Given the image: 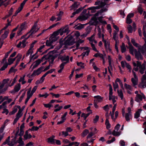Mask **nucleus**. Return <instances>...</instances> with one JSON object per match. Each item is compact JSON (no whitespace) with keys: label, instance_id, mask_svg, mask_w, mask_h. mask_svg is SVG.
I'll list each match as a JSON object with an SVG mask.
<instances>
[{"label":"nucleus","instance_id":"obj_57","mask_svg":"<svg viewBox=\"0 0 146 146\" xmlns=\"http://www.w3.org/2000/svg\"><path fill=\"white\" fill-rule=\"evenodd\" d=\"M49 94L46 92L44 94H39V97H44L45 98H47Z\"/></svg>","mask_w":146,"mask_h":146},{"label":"nucleus","instance_id":"obj_2","mask_svg":"<svg viewBox=\"0 0 146 146\" xmlns=\"http://www.w3.org/2000/svg\"><path fill=\"white\" fill-rule=\"evenodd\" d=\"M28 28L27 23L25 22L21 24L19 27L17 33V35L20 36L22 34L23 31Z\"/></svg>","mask_w":146,"mask_h":146},{"label":"nucleus","instance_id":"obj_39","mask_svg":"<svg viewBox=\"0 0 146 146\" xmlns=\"http://www.w3.org/2000/svg\"><path fill=\"white\" fill-rule=\"evenodd\" d=\"M121 51L122 53H124L126 51V49L125 47L124 43H123L122 45L120 46Z\"/></svg>","mask_w":146,"mask_h":146},{"label":"nucleus","instance_id":"obj_51","mask_svg":"<svg viewBox=\"0 0 146 146\" xmlns=\"http://www.w3.org/2000/svg\"><path fill=\"white\" fill-rule=\"evenodd\" d=\"M117 33L116 31H114L113 33V38L115 40H117L118 36H117Z\"/></svg>","mask_w":146,"mask_h":146},{"label":"nucleus","instance_id":"obj_10","mask_svg":"<svg viewBox=\"0 0 146 146\" xmlns=\"http://www.w3.org/2000/svg\"><path fill=\"white\" fill-rule=\"evenodd\" d=\"M132 72L134 77L131 78V81L132 82L133 86L135 87L138 83V78L136 74V73L133 70H132Z\"/></svg>","mask_w":146,"mask_h":146},{"label":"nucleus","instance_id":"obj_56","mask_svg":"<svg viewBox=\"0 0 146 146\" xmlns=\"http://www.w3.org/2000/svg\"><path fill=\"white\" fill-rule=\"evenodd\" d=\"M90 114V113H87L85 114V113H82L81 115V117L84 118V119H86V118Z\"/></svg>","mask_w":146,"mask_h":146},{"label":"nucleus","instance_id":"obj_44","mask_svg":"<svg viewBox=\"0 0 146 146\" xmlns=\"http://www.w3.org/2000/svg\"><path fill=\"white\" fill-rule=\"evenodd\" d=\"M108 86L109 87V96H113V89L112 86L110 84H109Z\"/></svg>","mask_w":146,"mask_h":146},{"label":"nucleus","instance_id":"obj_16","mask_svg":"<svg viewBox=\"0 0 146 146\" xmlns=\"http://www.w3.org/2000/svg\"><path fill=\"white\" fill-rule=\"evenodd\" d=\"M82 49H83L84 50H86V51L84 52H83L81 54L82 56V58H83L85 56H87L90 52V49L88 47H84L82 48Z\"/></svg>","mask_w":146,"mask_h":146},{"label":"nucleus","instance_id":"obj_60","mask_svg":"<svg viewBox=\"0 0 146 146\" xmlns=\"http://www.w3.org/2000/svg\"><path fill=\"white\" fill-rule=\"evenodd\" d=\"M8 66V64H4L0 69V70L3 71L6 68H7Z\"/></svg>","mask_w":146,"mask_h":146},{"label":"nucleus","instance_id":"obj_62","mask_svg":"<svg viewBox=\"0 0 146 146\" xmlns=\"http://www.w3.org/2000/svg\"><path fill=\"white\" fill-rule=\"evenodd\" d=\"M37 53H36L35 54L33 55L32 56H30V59L31 60H32V59L33 60L35 59L36 58H37L38 57L37 56H35V55Z\"/></svg>","mask_w":146,"mask_h":146},{"label":"nucleus","instance_id":"obj_20","mask_svg":"<svg viewBox=\"0 0 146 146\" xmlns=\"http://www.w3.org/2000/svg\"><path fill=\"white\" fill-rule=\"evenodd\" d=\"M21 88V85L19 84L16 85L15 87L13 90L10 92V93L14 94L16 92H17L19 91Z\"/></svg>","mask_w":146,"mask_h":146},{"label":"nucleus","instance_id":"obj_25","mask_svg":"<svg viewBox=\"0 0 146 146\" xmlns=\"http://www.w3.org/2000/svg\"><path fill=\"white\" fill-rule=\"evenodd\" d=\"M129 45H130L129 47V52L133 56L134 55V54L135 53V50H137L135 49H134L130 43H129Z\"/></svg>","mask_w":146,"mask_h":146},{"label":"nucleus","instance_id":"obj_18","mask_svg":"<svg viewBox=\"0 0 146 146\" xmlns=\"http://www.w3.org/2000/svg\"><path fill=\"white\" fill-rule=\"evenodd\" d=\"M37 24L35 23L32 27L30 31L29 32L31 35L34 34L38 31L39 28H36Z\"/></svg>","mask_w":146,"mask_h":146},{"label":"nucleus","instance_id":"obj_9","mask_svg":"<svg viewBox=\"0 0 146 146\" xmlns=\"http://www.w3.org/2000/svg\"><path fill=\"white\" fill-rule=\"evenodd\" d=\"M104 35L102 34V38L103 42L104 43V46L106 50L109 51H111V49L110 47V43L109 41H107L104 39Z\"/></svg>","mask_w":146,"mask_h":146},{"label":"nucleus","instance_id":"obj_63","mask_svg":"<svg viewBox=\"0 0 146 146\" xmlns=\"http://www.w3.org/2000/svg\"><path fill=\"white\" fill-rule=\"evenodd\" d=\"M9 113V111L7 109L5 108L3 109V111L2 112L3 113H5L7 115Z\"/></svg>","mask_w":146,"mask_h":146},{"label":"nucleus","instance_id":"obj_23","mask_svg":"<svg viewBox=\"0 0 146 146\" xmlns=\"http://www.w3.org/2000/svg\"><path fill=\"white\" fill-rule=\"evenodd\" d=\"M120 127V125L119 124H118L115 127V129L112 132V134L114 136H118L119 135V133H118L117 134H115V132L116 131H118Z\"/></svg>","mask_w":146,"mask_h":146},{"label":"nucleus","instance_id":"obj_47","mask_svg":"<svg viewBox=\"0 0 146 146\" xmlns=\"http://www.w3.org/2000/svg\"><path fill=\"white\" fill-rule=\"evenodd\" d=\"M115 98L116 97L114 96H109V100H112L113 104H114L116 102V100H115Z\"/></svg>","mask_w":146,"mask_h":146},{"label":"nucleus","instance_id":"obj_36","mask_svg":"<svg viewBox=\"0 0 146 146\" xmlns=\"http://www.w3.org/2000/svg\"><path fill=\"white\" fill-rule=\"evenodd\" d=\"M16 59V58H12L10 57L9 58H8V64H7L8 65H10L13 63L15 61Z\"/></svg>","mask_w":146,"mask_h":146},{"label":"nucleus","instance_id":"obj_34","mask_svg":"<svg viewBox=\"0 0 146 146\" xmlns=\"http://www.w3.org/2000/svg\"><path fill=\"white\" fill-rule=\"evenodd\" d=\"M55 136L52 135V136L50 137L48 139L47 142L49 143H54V139Z\"/></svg>","mask_w":146,"mask_h":146},{"label":"nucleus","instance_id":"obj_7","mask_svg":"<svg viewBox=\"0 0 146 146\" xmlns=\"http://www.w3.org/2000/svg\"><path fill=\"white\" fill-rule=\"evenodd\" d=\"M145 73L141 78V82L139 85V87L141 88L146 87V71H145Z\"/></svg>","mask_w":146,"mask_h":146},{"label":"nucleus","instance_id":"obj_30","mask_svg":"<svg viewBox=\"0 0 146 146\" xmlns=\"http://www.w3.org/2000/svg\"><path fill=\"white\" fill-rule=\"evenodd\" d=\"M25 75H24L22 76H21L20 79L19 80V82H21L22 84H24L26 82V81L25 80Z\"/></svg>","mask_w":146,"mask_h":146},{"label":"nucleus","instance_id":"obj_58","mask_svg":"<svg viewBox=\"0 0 146 146\" xmlns=\"http://www.w3.org/2000/svg\"><path fill=\"white\" fill-rule=\"evenodd\" d=\"M18 143H20L21 145H24V142L23 141L22 138L21 137H20L19 138V140H18Z\"/></svg>","mask_w":146,"mask_h":146},{"label":"nucleus","instance_id":"obj_42","mask_svg":"<svg viewBox=\"0 0 146 146\" xmlns=\"http://www.w3.org/2000/svg\"><path fill=\"white\" fill-rule=\"evenodd\" d=\"M142 111L141 109H139L138 111H137L135 113V117L136 118H137L139 116L140 113Z\"/></svg>","mask_w":146,"mask_h":146},{"label":"nucleus","instance_id":"obj_33","mask_svg":"<svg viewBox=\"0 0 146 146\" xmlns=\"http://www.w3.org/2000/svg\"><path fill=\"white\" fill-rule=\"evenodd\" d=\"M117 92L118 96L120 97L121 99L123 100V93L121 90H119L118 89L117 90Z\"/></svg>","mask_w":146,"mask_h":146},{"label":"nucleus","instance_id":"obj_37","mask_svg":"<svg viewBox=\"0 0 146 146\" xmlns=\"http://www.w3.org/2000/svg\"><path fill=\"white\" fill-rule=\"evenodd\" d=\"M9 33V31L7 30L5 31L4 33L1 36V38L3 39L6 38L8 36V34Z\"/></svg>","mask_w":146,"mask_h":146},{"label":"nucleus","instance_id":"obj_5","mask_svg":"<svg viewBox=\"0 0 146 146\" xmlns=\"http://www.w3.org/2000/svg\"><path fill=\"white\" fill-rule=\"evenodd\" d=\"M136 53H135V58L137 60H142L143 59V57L140 53V52L142 54H143L145 52V48H143V47H142V49L141 50L139 49L138 50V51L135 50Z\"/></svg>","mask_w":146,"mask_h":146},{"label":"nucleus","instance_id":"obj_14","mask_svg":"<svg viewBox=\"0 0 146 146\" xmlns=\"http://www.w3.org/2000/svg\"><path fill=\"white\" fill-rule=\"evenodd\" d=\"M58 58L62 62L65 61L63 63H65L66 64L68 63L69 62V57L68 56H66L65 55H60L58 57Z\"/></svg>","mask_w":146,"mask_h":146},{"label":"nucleus","instance_id":"obj_55","mask_svg":"<svg viewBox=\"0 0 146 146\" xmlns=\"http://www.w3.org/2000/svg\"><path fill=\"white\" fill-rule=\"evenodd\" d=\"M113 87L114 90L115 91H116V89L118 88L119 86L118 84L116 83H113Z\"/></svg>","mask_w":146,"mask_h":146},{"label":"nucleus","instance_id":"obj_41","mask_svg":"<svg viewBox=\"0 0 146 146\" xmlns=\"http://www.w3.org/2000/svg\"><path fill=\"white\" fill-rule=\"evenodd\" d=\"M22 110L21 109H19L18 113L16 115V117L19 118L22 115Z\"/></svg>","mask_w":146,"mask_h":146},{"label":"nucleus","instance_id":"obj_64","mask_svg":"<svg viewBox=\"0 0 146 146\" xmlns=\"http://www.w3.org/2000/svg\"><path fill=\"white\" fill-rule=\"evenodd\" d=\"M92 66L94 69L96 71H98L99 69L96 66L95 63L94 62H92Z\"/></svg>","mask_w":146,"mask_h":146},{"label":"nucleus","instance_id":"obj_52","mask_svg":"<svg viewBox=\"0 0 146 146\" xmlns=\"http://www.w3.org/2000/svg\"><path fill=\"white\" fill-rule=\"evenodd\" d=\"M84 40L81 39H79L76 43V49H78V47L79 46V43H81L83 42Z\"/></svg>","mask_w":146,"mask_h":146},{"label":"nucleus","instance_id":"obj_3","mask_svg":"<svg viewBox=\"0 0 146 146\" xmlns=\"http://www.w3.org/2000/svg\"><path fill=\"white\" fill-rule=\"evenodd\" d=\"M135 94H136L135 98V100L137 102H139L143 100V99H145V96L141 92L136 91L135 92Z\"/></svg>","mask_w":146,"mask_h":146},{"label":"nucleus","instance_id":"obj_15","mask_svg":"<svg viewBox=\"0 0 146 146\" xmlns=\"http://www.w3.org/2000/svg\"><path fill=\"white\" fill-rule=\"evenodd\" d=\"M44 58L42 57L41 59H39L33 63L34 66L32 68V70H33L34 69L36 68L40 63L43 61Z\"/></svg>","mask_w":146,"mask_h":146},{"label":"nucleus","instance_id":"obj_4","mask_svg":"<svg viewBox=\"0 0 146 146\" xmlns=\"http://www.w3.org/2000/svg\"><path fill=\"white\" fill-rule=\"evenodd\" d=\"M87 10L84 9L82 11L81 15L78 18L80 21H84L87 20L88 18L91 16L90 12L89 11L86 13Z\"/></svg>","mask_w":146,"mask_h":146},{"label":"nucleus","instance_id":"obj_21","mask_svg":"<svg viewBox=\"0 0 146 146\" xmlns=\"http://www.w3.org/2000/svg\"><path fill=\"white\" fill-rule=\"evenodd\" d=\"M18 109H19V110L21 109L20 106H15L13 108V111L9 113V115H11L17 112Z\"/></svg>","mask_w":146,"mask_h":146},{"label":"nucleus","instance_id":"obj_50","mask_svg":"<svg viewBox=\"0 0 146 146\" xmlns=\"http://www.w3.org/2000/svg\"><path fill=\"white\" fill-rule=\"evenodd\" d=\"M77 65L81 67L82 68H84L85 67L84 64L82 62H77L76 63Z\"/></svg>","mask_w":146,"mask_h":146},{"label":"nucleus","instance_id":"obj_8","mask_svg":"<svg viewBox=\"0 0 146 146\" xmlns=\"http://www.w3.org/2000/svg\"><path fill=\"white\" fill-rule=\"evenodd\" d=\"M58 37H56L54 35H51L50 37L49 40H47L46 42V44L47 46H51L52 43L57 40Z\"/></svg>","mask_w":146,"mask_h":146},{"label":"nucleus","instance_id":"obj_46","mask_svg":"<svg viewBox=\"0 0 146 146\" xmlns=\"http://www.w3.org/2000/svg\"><path fill=\"white\" fill-rule=\"evenodd\" d=\"M109 65L111 68H112V59L110 56L109 55L108 56Z\"/></svg>","mask_w":146,"mask_h":146},{"label":"nucleus","instance_id":"obj_27","mask_svg":"<svg viewBox=\"0 0 146 146\" xmlns=\"http://www.w3.org/2000/svg\"><path fill=\"white\" fill-rule=\"evenodd\" d=\"M114 105V106H113V108L112 109V112H110V114L111 116V117L112 120H115V119L113 118V115L114 111L115 110L116 108V104H115V103L114 104H113Z\"/></svg>","mask_w":146,"mask_h":146},{"label":"nucleus","instance_id":"obj_53","mask_svg":"<svg viewBox=\"0 0 146 146\" xmlns=\"http://www.w3.org/2000/svg\"><path fill=\"white\" fill-rule=\"evenodd\" d=\"M33 50L29 48L26 54V56H27L30 54L31 55L33 53Z\"/></svg>","mask_w":146,"mask_h":146},{"label":"nucleus","instance_id":"obj_59","mask_svg":"<svg viewBox=\"0 0 146 146\" xmlns=\"http://www.w3.org/2000/svg\"><path fill=\"white\" fill-rule=\"evenodd\" d=\"M127 29L128 30V33H131L133 31V29L131 25H128Z\"/></svg>","mask_w":146,"mask_h":146},{"label":"nucleus","instance_id":"obj_22","mask_svg":"<svg viewBox=\"0 0 146 146\" xmlns=\"http://www.w3.org/2000/svg\"><path fill=\"white\" fill-rule=\"evenodd\" d=\"M124 87L125 89L127 90V92L129 94H131V91H132V88L130 85L126 83L124 84Z\"/></svg>","mask_w":146,"mask_h":146},{"label":"nucleus","instance_id":"obj_12","mask_svg":"<svg viewBox=\"0 0 146 146\" xmlns=\"http://www.w3.org/2000/svg\"><path fill=\"white\" fill-rule=\"evenodd\" d=\"M121 64L122 67L123 68L126 67L127 70H129V72H131V66L125 61H122L121 62Z\"/></svg>","mask_w":146,"mask_h":146},{"label":"nucleus","instance_id":"obj_6","mask_svg":"<svg viewBox=\"0 0 146 146\" xmlns=\"http://www.w3.org/2000/svg\"><path fill=\"white\" fill-rule=\"evenodd\" d=\"M95 133L92 131H91L87 135L86 139V141L88 143H91L92 144L93 143L94 140L95 139V137H92Z\"/></svg>","mask_w":146,"mask_h":146},{"label":"nucleus","instance_id":"obj_54","mask_svg":"<svg viewBox=\"0 0 146 146\" xmlns=\"http://www.w3.org/2000/svg\"><path fill=\"white\" fill-rule=\"evenodd\" d=\"M98 35L99 37L100 38L101 37H102V34H103L102 33L101 29L99 27H98Z\"/></svg>","mask_w":146,"mask_h":146},{"label":"nucleus","instance_id":"obj_26","mask_svg":"<svg viewBox=\"0 0 146 146\" xmlns=\"http://www.w3.org/2000/svg\"><path fill=\"white\" fill-rule=\"evenodd\" d=\"M22 55L21 54L19 53L17 54V55L15 57L17 58L15 64L17 65L20 62L22 58Z\"/></svg>","mask_w":146,"mask_h":146},{"label":"nucleus","instance_id":"obj_61","mask_svg":"<svg viewBox=\"0 0 146 146\" xmlns=\"http://www.w3.org/2000/svg\"><path fill=\"white\" fill-rule=\"evenodd\" d=\"M84 25L80 24L79 25L76 27V29L77 30H80L84 27Z\"/></svg>","mask_w":146,"mask_h":146},{"label":"nucleus","instance_id":"obj_13","mask_svg":"<svg viewBox=\"0 0 146 146\" xmlns=\"http://www.w3.org/2000/svg\"><path fill=\"white\" fill-rule=\"evenodd\" d=\"M127 111L128 113L125 114V117L126 121H129L132 117L131 109L130 107L127 108Z\"/></svg>","mask_w":146,"mask_h":146},{"label":"nucleus","instance_id":"obj_17","mask_svg":"<svg viewBox=\"0 0 146 146\" xmlns=\"http://www.w3.org/2000/svg\"><path fill=\"white\" fill-rule=\"evenodd\" d=\"M98 23L97 18L96 17H93L89 22L91 25H96Z\"/></svg>","mask_w":146,"mask_h":146},{"label":"nucleus","instance_id":"obj_29","mask_svg":"<svg viewBox=\"0 0 146 146\" xmlns=\"http://www.w3.org/2000/svg\"><path fill=\"white\" fill-rule=\"evenodd\" d=\"M94 98L95 99L94 100V102H100L102 101L103 98L99 95L95 96Z\"/></svg>","mask_w":146,"mask_h":146},{"label":"nucleus","instance_id":"obj_1","mask_svg":"<svg viewBox=\"0 0 146 146\" xmlns=\"http://www.w3.org/2000/svg\"><path fill=\"white\" fill-rule=\"evenodd\" d=\"M133 64L134 67L133 70L135 71H139L141 74H143L146 69V61H144L143 63L141 64V62L139 61H137L136 63L135 62H133Z\"/></svg>","mask_w":146,"mask_h":146},{"label":"nucleus","instance_id":"obj_40","mask_svg":"<svg viewBox=\"0 0 146 146\" xmlns=\"http://www.w3.org/2000/svg\"><path fill=\"white\" fill-rule=\"evenodd\" d=\"M29 37V36L25 38V39L23 40L22 42H21L22 43V48H24L26 46V44L27 43V42L26 40Z\"/></svg>","mask_w":146,"mask_h":146},{"label":"nucleus","instance_id":"obj_38","mask_svg":"<svg viewBox=\"0 0 146 146\" xmlns=\"http://www.w3.org/2000/svg\"><path fill=\"white\" fill-rule=\"evenodd\" d=\"M17 66V65H16L15 64L12 67L9 71V73H11V72H16L17 71V70L16 69H15V68Z\"/></svg>","mask_w":146,"mask_h":146},{"label":"nucleus","instance_id":"obj_31","mask_svg":"<svg viewBox=\"0 0 146 146\" xmlns=\"http://www.w3.org/2000/svg\"><path fill=\"white\" fill-rule=\"evenodd\" d=\"M24 6L21 4L20 7L18 8V9L16 11L15 14L13 16H16L17 15V14L19 13L23 9Z\"/></svg>","mask_w":146,"mask_h":146},{"label":"nucleus","instance_id":"obj_32","mask_svg":"<svg viewBox=\"0 0 146 146\" xmlns=\"http://www.w3.org/2000/svg\"><path fill=\"white\" fill-rule=\"evenodd\" d=\"M143 34L144 37V38H143L144 40L145 43L142 47L143 48H145V52H146V33L145 31L143 32Z\"/></svg>","mask_w":146,"mask_h":146},{"label":"nucleus","instance_id":"obj_24","mask_svg":"<svg viewBox=\"0 0 146 146\" xmlns=\"http://www.w3.org/2000/svg\"><path fill=\"white\" fill-rule=\"evenodd\" d=\"M99 9L100 7L98 6L95 7L93 6L88 8L87 9V10H91V13H95L96 10Z\"/></svg>","mask_w":146,"mask_h":146},{"label":"nucleus","instance_id":"obj_28","mask_svg":"<svg viewBox=\"0 0 146 146\" xmlns=\"http://www.w3.org/2000/svg\"><path fill=\"white\" fill-rule=\"evenodd\" d=\"M80 3L79 2H76L74 3L70 7V10L78 8L80 5Z\"/></svg>","mask_w":146,"mask_h":146},{"label":"nucleus","instance_id":"obj_49","mask_svg":"<svg viewBox=\"0 0 146 146\" xmlns=\"http://www.w3.org/2000/svg\"><path fill=\"white\" fill-rule=\"evenodd\" d=\"M105 125H106V127L107 129H108L110 128L111 125L110 123L109 120L108 119H106L105 122Z\"/></svg>","mask_w":146,"mask_h":146},{"label":"nucleus","instance_id":"obj_43","mask_svg":"<svg viewBox=\"0 0 146 146\" xmlns=\"http://www.w3.org/2000/svg\"><path fill=\"white\" fill-rule=\"evenodd\" d=\"M117 82H119V85L121 86V88L122 89H123V86L121 80L118 78H117L115 81V83H117Z\"/></svg>","mask_w":146,"mask_h":146},{"label":"nucleus","instance_id":"obj_48","mask_svg":"<svg viewBox=\"0 0 146 146\" xmlns=\"http://www.w3.org/2000/svg\"><path fill=\"white\" fill-rule=\"evenodd\" d=\"M8 88L7 86H5L4 88L1 89L0 90V94H3L7 90Z\"/></svg>","mask_w":146,"mask_h":146},{"label":"nucleus","instance_id":"obj_19","mask_svg":"<svg viewBox=\"0 0 146 146\" xmlns=\"http://www.w3.org/2000/svg\"><path fill=\"white\" fill-rule=\"evenodd\" d=\"M43 68V67L41 66L37 70H34L32 74V75L33 76L38 75L41 73L42 71Z\"/></svg>","mask_w":146,"mask_h":146},{"label":"nucleus","instance_id":"obj_45","mask_svg":"<svg viewBox=\"0 0 146 146\" xmlns=\"http://www.w3.org/2000/svg\"><path fill=\"white\" fill-rule=\"evenodd\" d=\"M89 130L87 129H85L82 133V136L83 137H84L86 136L87 134L89 133Z\"/></svg>","mask_w":146,"mask_h":146},{"label":"nucleus","instance_id":"obj_35","mask_svg":"<svg viewBox=\"0 0 146 146\" xmlns=\"http://www.w3.org/2000/svg\"><path fill=\"white\" fill-rule=\"evenodd\" d=\"M24 139L26 140L31 138L32 137V136L30 134H29L27 131H26L25 132V134L24 135Z\"/></svg>","mask_w":146,"mask_h":146},{"label":"nucleus","instance_id":"obj_11","mask_svg":"<svg viewBox=\"0 0 146 146\" xmlns=\"http://www.w3.org/2000/svg\"><path fill=\"white\" fill-rule=\"evenodd\" d=\"M88 39L89 40L90 43L91 44L93 50L96 52H98V51L96 49L94 44H93L94 40L95 39V35L93 34L90 37H89Z\"/></svg>","mask_w":146,"mask_h":146}]
</instances>
